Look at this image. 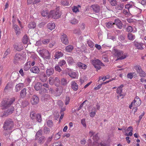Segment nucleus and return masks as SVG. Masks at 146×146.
<instances>
[{"instance_id":"55","label":"nucleus","mask_w":146,"mask_h":146,"mask_svg":"<svg viewBox=\"0 0 146 146\" xmlns=\"http://www.w3.org/2000/svg\"><path fill=\"white\" fill-rule=\"evenodd\" d=\"M133 7L132 5L130 4H128L126 5L125 6V8L128 9V10L129 11V9Z\"/></svg>"},{"instance_id":"47","label":"nucleus","mask_w":146,"mask_h":146,"mask_svg":"<svg viewBox=\"0 0 146 146\" xmlns=\"http://www.w3.org/2000/svg\"><path fill=\"white\" fill-rule=\"evenodd\" d=\"M61 3L63 5L68 6L69 5V3L67 0H62L61 1Z\"/></svg>"},{"instance_id":"35","label":"nucleus","mask_w":146,"mask_h":146,"mask_svg":"<svg viewBox=\"0 0 146 146\" xmlns=\"http://www.w3.org/2000/svg\"><path fill=\"white\" fill-rule=\"evenodd\" d=\"M36 115L35 112L34 111H32L31 112L30 117L33 120H34L36 118Z\"/></svg>"},{"instance_id":"29","label":"nucleus","mask_w":146,"mask_h":146,"mask_svg":"<svg viewBox=\"0 0 146 146\" xmlns=\"http://www.w3.org/2000/svg\"><path fill=\"white\" fill-rule=\"evenodd\" d=\"M36 26V24L35 22H31L28 25V27L30 29H34Z\"/></svg>"},{"instance_id":"26","label":"nucleus","mask_w":146,"mask_h":146,"mask_svg":"<svg viewBox=\"0 0 146 146\" xmlns=\"http://www.w3.org/2000/svg\"><path fill=\"white\" fill-rule=\"evenodd\" d=\"M24 85L23 83H19L17 84L15 86V91L16 92H18L21 89L23 88Z\"/></svg>"},{"instance_id":"4","label":"nucleus","mask_w":146,"mask_h":146,"mask_svg":"<svg viewBox=\"0 0 146 146\" xmlns=\"http://www.w3.org/2000/svg\"><path fill=\"white\" fill-rule=\"evenodd\" d=\"M61 15L58 10H51L48 13V18H52L56 19L59 18Z\"/></svg>"},{"instance_id":"49","label":"nucleus","mask_w":146,"mask_h":146,"mask_svg":"<svg viewBox=\"0 0 146 146\" xmlns=\"http://www.w3.org/2000/svg\"><path fill=\"white\" fill-rule=\"evenodd\" d=\"M55 85L57 86H58L60 83L59 79L58 77H56L55 78Z\"/></svg>"},{"instance_id":"40","label":"nucleus","mask_w":146,"mask_h":146,"mask_svg":"<svg viewBox=\"0 0 146 146\" xmlns=\"http://www.w3.org/2000/svg\"><path fill=\"white\" fill-rule=\"evenodd\" d=\"M128 39L130 40H132L135 38V36L134 35L131 33H129L127 35Z\"/></svg>"},{"instance_id":"38","label":"nucleus","mask_w":146,"mask_h":146,"mask_svg":"<svg viewBox=\"0 0 146 146\" xmlns=\"http://www.w3.org/2000/svg\"><path fill=\"white\" fill-rule=\"evenodd\" d=\"M114 25V23L111 21H109L106 23V26L108 28H111Z\"/></svg>"},{"instance_id":"25","label":"nucleus","mask_w":146,"mask_h":146,"mask_svg":"<svg viewBox=\"0 0 146 146\" xmlns=\"http://www.w3.org/2000/svg\"><path fill=\"white\" fill-rule=\"evenodd\" d=\"M63 55V53L61 52L58 51L55 52V59H58L62 57Z\"/></svg>"},{"instance_id":"41","label":"nucleus","mask_w":146,"mask_h":146,"mask_svg":"<svg viewBox=\"0 0 146 146\" xmlns=\"http://www.w3.org/2000/svg\"><path fill=\"white\" fill-rule=\"evenodd\" d=\"M45 140V137L44 136H42L39 138L38 143H39L40 144H41L42 143H43Z\"/></svg>"},{"instance_id":"1","label":"nucleus","mask_w":146,"mask_h":146,"mask_svg":"<svg viewBox=\"0 0 146 146\" xmlns=\"http://www.w3.org/2000/svg\"><path fill=\"white\" fill-rule=\"evenodd\" d=\"M15 98H13L10 99H5L1 102V105L5 108H8L6 111V113L7 114H10L13 113L14 110V107L11 106V105L15 102Z\"/></svg>"},{"instance_id":"43","label":"nucleus","mask_w":146,"mask_h":146,"mask_svg":"<svg viewBox=\"0 0 146 146\" xmlns=\"http://www.w3.org/2000/svg\"><path fill=\"white\" fill-rule=\"evenodd\" d=\"M61 83L62 85L66 86L67 84V80L64 78H62L61 80Z\"/></svg>"},{"instance_id":"20","label":"nucleus","mask_w":146,"mask_h":146,"mask_svg":"<svg viewBox=\"0 0 146 146\" xmlns=\"http://www.w3.org/2000/svg\"><path fill=\"white\" fill-rule=\"evenodd\" d=\"M134 44L135 46L138 49L142 50L144 48L143 43L134 42Z\"/></svg>"},{"instance_id":"45","label":"nucleus","mask_w":146,"mask_h":146,"mask_svg":"<svg viewBox=\"0 0 146 146\" xmlns=\"http://www.w3.org/2000/svg\"><path fill=\"white\" fill-rule=\"evenodd\" d=\"M58 64L59 66L62 67L65 64H66V63L65 60H61L58 62Z\"/></svg>"},{"instance_id":"3","label":"nucleus","mask_w":146,"mask_h":146,"mask_svg":"<svg viewBox=\"0 0 146 146\" xmlns=\"http://www.w3.org/2000/svg\"><path fill=\"white\" fill-rule=\"evenodd\" d=\"M114 55L118 58V60H122L124 59L127 56V53H124L123 51L114 49L113 50Z\"/></svg>"},{"instance_id":"62","label":"nucleus","mask_w":146,"mask_h":146,"mask_svg":"<svg viewBox=\"0 0 146 146\" xmlns=\"http://www.w3.org/2000/svg\"><path fill=\"white\" fill-rule=\"evenodd\" d=\"M72 10L74 12L76 13L79 11V9L78 8V7L77 6H74Z\"/></svg>"},{"instance_id":"52","label":"nucleus","mask_w":146,"mask_h":146,"mask_svg":"<svg viewBox=\"0 0 146 146\" xmlns=\"http://www.w3.org/2000/svg\"><path fill=\"white\" fill-rule=\"evenodd\" d=\"M87 43L88 44V45L90 48H93L94 46V44L93 42L90 40H89L87 42Z\"/></svg>"},{"instance_id":"44","label":"nucleus","mask_w":146,"mask_h":146,"mask_svg":"<svg viewBox=\"0 0 146 146\" xmlns=\"http://www.w3.org/2000/svg\"><path fill=\"white\" fill-rule=\"evenodd\" d=\"M123 13L126 17H129L131 14L129 11H127L125 9L123 10Z\"/></svg>"},{"instance_id":"31","label":"nucleus","mask_w":146,"mask_h":146,"mask_svg":"<svg viewBox=\"0 0 146 146\" xmlns=\"http://www.w3.org/2000/svg\"><path fill=\"white\" fill-rule=\"evenodd\" d=\"M77 65L80 68L85 69L87 67V66L85 64L81 63L80 62H78L77 63Z\"/></svg>"},{"instance_id":"11","label":"nucleus","mask_w":146,"mask_h":146,"mask_svg":"<svg viewBox=\"0 0 146 146\" xmlns=\"http://www.w3.org/2000/svg\"><path fill=\"white\" fill-rule=\"evenodd\" d=\"M60 38L62 43L65 44H67L68 43V41L67 35L64 33L62 34Z\"/></svg>"},{"instance_id":"39","label":"nucleus","mask_w":146,"mask_h":146,"mask_svg":"<svg viewBox=\"0 0 146 146\" xmlns=\"http://www.w3.org/2000/svg\"><path fill=\"white\" fill-rule=\"evenodd\" d=\"M67 62L69 64H72L74 62L73 58L71 57H68L67 58Z\"/></svg>"},{"instance_id":"19","label":"nucleus","mask_w":146,"mask_h":146,"mask_svg":"<svg viewBox=\"0 0 146 146\" xmlns=\"http://www.w3.org/2000/svg\"><path fill=\"white\" fill-rule=\"evenodd\" d=\"M71 87L75 91L78 89V86L77 84L74 81H72L71 83Z\"/></svg>"},{"instance_id":"50","label":"nucleus","mask_w":146,"mask_h":146,"mask_svg":"<svg viewBox=\"0 0 146 146\" xmlns=\"http://www.w3.org/2000/svg\"><path fill=\"white\" fill-rule=\"evenodd\" d=\"M46 124L49 127H51L53 124L51 120H49L46 121Z\"/></svg>"},{"instance_id":"58","label":"nucleus","mask_w":146,"mask_h":146,"mask_svg":"<svg viewBox=\"0 0 146 146\" xmlns=\"http://www.w3.org/2000/svg\"><path fill=\"white\" fill-rule=\"evenodd\" d=\"M133 31L132 27L131 26H128L126 28V31L128 32H132Z\"/></svg>"},{"instance_id":"14","label":"nucleus","mask_w":146,"mask_h":146,"mask_svg":"<svg viewBox=\"0 0 146 146\" xmlns=\"http://www.w3.org/2000/svg\"><path fill=\"white\" fill-rule=\"evenodd\" d=\"M31 102L33 105H36L39 102V98L36 95H34L31 98Z\"/></svg>"},{"instance_id":"42","label":"nucleus","mask_w":146,"mask_h":146,"mask_svg":"<svg viewBox=\"0 0 146 146\" xmlns=\"http://www.w3.org/2000/svg\"><path fill=\"white\" fill-rule=\"evenodd\" d=\"M124 7V5L123 3L117 5L115 7L116 9L118 10H121Z\"/></svg>"},{"instance_id":"61","label":"nucleus","mask_w":146,"mask_h":146,"mask_svg":"<svg viewBox=\"0 0 146 146\" xmlns=\"http://www.w3.org/2000/svg\"><path fill=\"white\" fill-rule=\"evenodd\" d=\"M44 132L45 133H48L50 132V129L47 127H44Z\"/></svg>"},{"instance_id":"57","label":"nucleus","mask_w":146,"mask_h":146,"mask_svg":"<svg viewBox=\"0 0 146 146\" xmlns=\"http://www.w3.org/2000/svg\"><path fill=\"white\" fill-rule=\"evenodd\" d=\"M133 73L132 72L128 73L127 75V78L130 79H132L133 77Z\"/></svg>"},{"instance_id":"9","label":"nucleus","mask_w":146,"mask_h":146,"mask_svg":"<svg viewBox=\"0 0 146 146\" xmlns=\"http://www.w3.org/2000/svg\"><path fill=\"white\" fill-rule=\"evenodd\" d=\"M25 58L23 54H17L14 57L13 62L14 63L16 64Z\"/></svg>"},{"instance_id":"36","label":"nucleus","mask_w":146,"mask_h":146,"mask_svg":"<svg viewBox=\"0 0 146 146\" xmlns=\"http://www.w3.org/2000/svg\"><path fill=\"white\" fill-rule=\"evenodd\" d=\"M29 40V38L26 35L24 36L22 42L24 44H26Z\"/></svg>"},{"instance_id":"56","label":"nucleus","mask_w":146,"mask_h":146,"mask_svg":"<svg viewBox=\"0 0 146 146\" xmlns=\"http://www.w3.org/2000/svg\"><path fill=\"white\" fill-rule=\"evenodd\" d=\"M50 41V39H44L42 41V43L44 44H48Z\"/></svg>"},{"instance_id":"17","label":"nucleus","mask_w":146,"mask_h":146,"mask_svg":"<svg viewBox=\"0 0 146 146\" xmlns=\"http://www.w3.org/2000/svg\"><path fill=\"white\" fill-rule=\"evenodd\" d=\"M132 131V127L130 126L125 130V135L127 136H131L133 135Z\"/></svg>"},{"instance_id":"13","label":"nucleus","mask_w":146,"mask_h":146,"mask_svg":"<svg viewBox=\"0 0 146 146\" xmlns=\"http://www.w3.org/2000/svg\"><path fill=\"white\" fill-rule=\"evenodd\" d=\"M42 86L47 88L45 89L44 88H41L39 91V93L41 94L47 92L48 90L49 89V85L48 83H44L43 84Z\"/></svg>"},{"instance_id":"30","label":"nucleus","mask_w":146,"mask_h":146,"mask_svg":"<svg viewBox=\"0 0 146 146\" xmlns=\"http://www.w3.org/2000/svg\"><path fill=\"white\" fill-rule=\"evenodd\" d=\"M92 146H107V144L104 143H100V144L98 142H94Z\"/></svg>"},{"instance_id":"21","label":"nucleus","mask_w":146,"mask_h":146,"mask_svg":"<svg viewBox=\"0 0 146 146\" xmlns=\"http://www.w3.org/2000/svg\"><path fill=\"white\" fill-rule=\"evenodd\" d=\"M47 75L44 73L41 74L39 76V79L42 82H46L47 79Z\"/></svg>"},{"instance_id":"24","label":"nucleus","mask_w":146,"mask_h":146,"mask_svg":"<svg viewBox=\"0 0 146 146\" xmlns=\"http://www.w3.org/2000/svg\"><path fill=\"white\" fill-rule=\"evenodd\" d=\"M47 27L48 29L51 31L55 29V25L54 23H49L47 24Z\"/></svg>"},{"instance_id":"5","label":"nucleus","mask_w":146,"mask_h":146,"mask_svg":"<svg viewBox=\"0 0 146 146\" xmlns=\"http://www.w3.org/2000/svg\"><path fill=\"white\" fill-rule=\"evenodd\" d=\"M38 53L44 59H49L50 58V53L46 49H42L39 50Z\"/></svg>"},{"instance_id":"23","label":"nucleus","mask_w":146,"mask_h":146,"mask_svg":"<svg viewBox=\"0 0 146 146\" xmlns=\"http://www.w3.org/2000/svg\"><path fill=\"white\" fill-rule=\"evenodd\" d=\"M30 71L32 72L37 74L39 72L40 70L38 67L34 66L30 69Z\"/></svg>"},{"instance_id":"48","label":"nucleus","mask_w":146,"mask_h":146,"mask_svg":"<svg viewBox=\"0 0 146 146\" xmlns=\"http://www.w3.org/2000/svg\"><path fill=\"white\" fill-rule=\"evenodd\" d=\"M112 6H115L117 4L116 0H108Z\"/></svg>"},{"instance_id":"22","label":"nucleus","mask_w":146,"mask_h":146,"mask_svg":"<svg viewBox=\"0 0 146 146\" xmlns=\"http://www.w3.org/2000/svg\"><path fill=\"white\" fill-rule=\"evenodd\" d=\"M91 7L92 8L93 11L96 13H98L100 11V7L97 5H92Z\"/></svg>"},{"instance_id":"18","label":"nucleus","mask_w":146,"mask_h":146,"mask_svg":"<svg viewBox=\"0 0 146 146\" xmlns=\"http://www.w3.org/2000/svg\"><path fill=\"white\" fill-rule=\"evenodd\" d=\"M15 49L18 51H20L23 49V46L21 43L15 44L14 45Z\"/></svg>"},{"instance_id":"8","label":"nucleus","mask_w":146,"mask_h":146,"mask_svg":"<svg viewBox=\"0 0 146 146\" xmlns=\"http://www.w3.org/2000/svg\"><path fill=\"white\" fill-rule=\"evenodd\" d=\"M134 68L140 77H145L146 76L145 72L142 69L140 66L136 65L134 66Z\"/></svg>"},{"instance_id":"63","label":"nucleus","mask_w":146,"mask_h":146,"mask_svg":"<svg viewBox=\"0 0 146 146\" xmlns=\"http://www.w3.org/2000/svg\"><path fill=\"white\" fill-rule=\"evenodd\" d=\"M70 98L69 97H66L65 100V104L66 105H67L69 104L70 101Z\"/></svg>"},{"instance_id":"54","label":"nucleus","mask_w":146,"mask_h":146,"mask_svg":"<svg viewBox=\"0 0 146 146\" xmlns=\"http://www.w3.org/2000/svg\"><path fill=\"white\" fill-rule=\"evenodd\" d=\"M56 92L59 91V92L60 93L59 94L60 95L62 92V88L61 86L59 87L58 88H57L56 89Z\"/></svg>"},{"instance_id":"37","label":"nucleus","mask_w":146,"mask_h":146,"mask_svg":"<svg viewBox=\"0 0 146 146\" xmlns=\"http://www.w3.org/2000/svg\"><path fill=\"white\" fill-rule=\"evenodd\" d=\"M55 79H54L53 77L52 76H50L49 78V83L51 85H52L53 84H55Z\"/></svg>"},{"instance_id":"28","label":"nucleus","mask_w":146,"mask_h":146,"mask_svg":"<svg viewBox=\"0 0 146 146\" xmlns=\"http://www.w3.org/2000/svg\"><path fill=\"white\" fill-rule=\"evenodd\" d=\"M14 29L15 31V32L17 35H19L20 34V29L19 27L17 25H15L14 26Z\"/></svg>"},{"instance_id":"64","label":"nucleus","mask_w":146,"mask_h":146,"mask_svg":"<svg viewBox=\"0 0 146 146\" xmlns=\"http://www.w3.org/2000/svg\"><path fill=\"white\" fill-rule=\"evenodd\" d=\"M59 66L56 65L55 66V69L56 71H58V72H60L61 71V69Z\"/></svg>"},{"instance_id":"27","label":"nucleus","mask_w":146,"mask_h":146,"mask_svg":"<svg viewBox=\"0 0 146 146\" xmlns=\"http://www.w3.org/2000/svg\"><path fill=\"white\" fill-rule=\"evenodd\" d=\"M26 89L24 88L21 91L20 93V96L21 98H23L26 95Z\"/></svg>"},{"instance_id":"2","label":"nucleus","mask_w":146,"mask_h":146,"mask_svg":"<svg viewBox=\"0 0 146 146\" xmlns=\"http://www.w3.org/2000/svg\"><path fill=\"white\" fill-rule=\"evenodd\" d=\"M14 126L13 121L10 119L6 120L4 123L3 128L5 131H9L12 130Z\"/></svg>"},{"instance_id":"6","label":"nucleus","mask_w":146,"mask_h":146,"mask_svg":"<svg viewBox=\"0 0 146 146\" xmlns=\"http://www.w3.org/2000/svg\"><path fill=\"white\" fill-rule=\"evenodd\" d=\"M91 62L97 70H100L101 69V66H104V64L98 59L92 60H91Z\"/></svg>"},{"instance_id":"53","label":"nucleus","mask_w":146,"mask_h":146,"mask_svg":"<svg viewBox=\"0 0 146 146\" xmlns=\"http://www.w3.org/2000/svg\"><path fill=\"white\" fill-rule=\"evenodd\" d=\"M42 130L40 129L38 131L36 134V136L37 137H39L42 134Z\"/></svg>"},{"instance_id":"32","label":"nucleus","mask_w":146,"mask_h":146,"mask_svg":"<svg viewBox=\"0 0 146 146\" xmlns=\"http://www.w3.org/2000/svg\"><path fill=\"white\" fill-rule=\"evenodd\" d=\"M42 86V84L39 82L37 83L34 86V88L35 90L37 91H38L41 88Z\"/></svg>"},{"instance_id":"15","label":"nucleus","mask_w":146,"mask_h":146,"mask_svg":"<svg viewBox=\"0 0 146 146\" xmlns=\"http://www.w3.org/2000/svg\"><path fill=\"white\" fill-rule=\"evenodd\" d=\"M54 68L51 67H49L46 69V73L48 76H50L54 74Z\"/></svg>"},{"instance_id":"46","label":"nucleus","mask_w":146,"mask_h":146,"mask_svg":"<svg viewBox=\"0 0 146 146\" xmlns=\"http://www.w3.org/2000/svg\"><path fill=\"white\" fill-rule=\"evenodd\" d=\"M48 11L46 10H44L42 11L41 14L42 16L44 17L46 16L47 15H48Z\"/></svg>"},{"instance_id":"51","label":"nucleus","mask_w":146,"mask_h":146,"mask_svg":"<svg viewBox=\"0 0 146 146\" xmlns=\"http://www.w3.org/2000/svg\"><path fill=\"white\" fill-rule=\"evenodd\" d=\"M37 121L39 122H40L41 121V116L39 114H37L36 115V117Z\"/></svg>"},{"instance_id":"10","label":"nucleus","mask_w":146,"mask_h":146,"mask_svg":"<svg viewBox=\"0 0 146 146\" xmlns=\"http://www.w3.org/2000/svg\"><path fill=\"white\" fill-rule=\"evenodd\" d=\"M68 75L72 79L77 78L78 74L77 72H75L72 71L70 69L68 68Z\"/></svg>"},{"instance_id":"59","label":"nucleus","mask_w":146,"mask_h":146,"mask_svg":"<svg viewBox=\"0 0 146 146\" xmlns=\"http://www.w3.org/2000/svg\"><path fill=\"white\" fill-rule=\"evenodd\" d=\"M70 21V23L72 24H76L78 23V21L74 18H73Z\"/></svg>"},{"instance_id":"34","label":"nucleus","mask_w":146,"mask_h":146,"mask_svg":"<svg viewBox=\"0 0 146 146\" xmlns=\"http://www.w3.org/2000/svg\"><path fill=\"white\" fill-rule=\"evenodd\" d=\"M74 49V47L72 45H68L65 48V50L67 52H71Z\"/></svg>"},{"instance_id":"16","label":"nucleus","mask_w":146,"mask_h":146,"mask_svg":"<svg viewBox=\"0 0 146 146\" xmlns=\"http://www.w3.org/2000/svg\"><path fill=\"white\" fill-rule=\"evenodd\" d=\"M114 25H115L119 29H121L123 27V24L121 21L119 19H115L114 21Z\"/></svg>"},{"instance_id":"12","label":"nucleus","mask_w":146,"mask_h":146,"mask_svg":"<svg viewBox=\"0 0 146 146\" xmlns=\"http://www.w3.org/2000/svg\"><path fill=\"white\" fill-rule=\"evenodd\" d=\"M123 86V85L122 84L117 89L116 93L118 94L117 97L118 100H119V97L122 96V93L123 90L122 88Z\"/></svg>"},{"instance_id":"60","label":"nucleus","mask_w":146,"mask_h":146,"mask_svg":"<svg viewBox=\"0 0 146 146\" xmlns=\"http://www.w3.org/2000/svg\"><path fill=\"white\" fill-rule=\"evenodd\" d=\"M93 139L94 140V142H98L97 141L99 139V137L98 136V134H96L94 136H93Z\"/></svg>"},{"instance_id":"7","label":"nucleus","mask_w":146,"mask_h":146,"mask_svg":"<svg viewBox=\"0 0 146 146\" xmlns=\"http://www.w3.org/2000/svg\"><path fill=\"white\" fill-rule=\"evenodd\" d=\"M141 104V101L140 98L138 96H136L129 105V107L131 109L133 106H139Z\"/></svg>"},{"instance_id":"33","label":"nucleus","mask_w":146,"mask_h":146,"mask_svg":"<svg viewBox=\"0 0 146 146\" xmlns=\"http://www.w3.org/2000/svg\"><path fill=\"white\" fill-rule=\"evenodd\" d=\"M31 63L30 62H27L24 67V69L25 71H27L31 67Z\"/></svg>"}]
</instances>
